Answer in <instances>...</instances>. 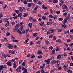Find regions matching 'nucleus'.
Masks as SVG:
<instances>
[{"instance_id": "obj_1", "label": "nucleus", "mask_w": 73, "mask_h": 73, "mask_svg": "<svg viewBox=\"0 0 73 73\" xmlns=\"http://www.w3.org/2000/svg\"><path fill=\"white\" fill-rule=\"evenodd\" d=\"M7 46L9 49H12L13 48V46L11 45V44H8Z\"/></svg>"}, {"instance_id": "obj_2", "label": "nucleus", "mask_w": 73, "mask_h": 73, "mask_svg": "<svg viewBox=\"0 0 73 73\" xmlns=\"http://www.w3.org/2000/svg\"><path fill=\"white\" fill-rule=\"evenodd\" d=\"M45 62H46V64H50V59H47L44 61Z\"/></svg>"}, {"instance_id": "obj_3", "label": "nucleus", "mask_w": 73, "mask_h": 73, "mask_svg": "<svg viewBox=\"0 0 73 73\" xmlns=\"http://www.w3.org/2000/svg\"><path fill=\"white\" fill-rule=\"evenodd\" d=\"M63 9H65L66 10L68 9V7L66 6L65 5H64L62 6Z\"/></svg>"}, {"instance_id": "obj_4", "label": "nucleus", "mask_w": 73, "mask_h": 73, "mask_svg": "<svg viewBox=\"0 0 73 73\" xmlns=\"http://www.w3.org/2000/svg\"><path fill=\"white\" fill-rule=\"evenodd\" d=\"M37 54H42L43 53L42 52L41 50H39L38 51Z\"/></svg>"}, {"instance_id": "obj_5", "label": "nucleus", "mask_w": 73, "mask_h": 73, "mask_svg": "<svg viewBox=\"0 0 73 73\" xmlns=\"http://www.w3.org/2000/svg\"><path fill=\"white\" fill-rule=\"evenodd\" d=\"M7 65H8L9 66H11L12 65V63L11 61H8L6 63Z\"/></svg>"}, {"instance_id": "obj_6", "label": "nucleus", "mask_w": 73, "mask_h": 73, "mask_svg": "<svg viewBox=\"0 0 73 73\" xmlns=\"http://www.w3.org/2000/svg\"><path fill=\"white\" fill-rule=\"evenodd\" d=\"M39 24L40 25H41V26H43V25H44V22L42 21H41V22H40Z\"/></svg>"}, {"instance_id": "obj_7", "label": "nucleus", "mask_w": 73, "mask_h": 73, "mask_svg": "<svg viewBox=\"0 0 73 73\" xmlns=\"http://www.w3.org/2000/svg\"><path fill=\"white\" fill-rule=\"evenodd\" d=\"M49 43V42L48 40H46L45 42V43L46 45H48Z\"/></svg>"}, {"instance_id": "obj_8", "label": "nucleus", "mask_w": 73, "mask_h": 73, "mask_svg": "<svg viewBox=\"0 0 73 73\" xmlns=\"http://www.w3.org/2000/svg\"><path fill=\"white\" fill-rule=\"evenodd\" d=\"M16 62H15L13 63V67L14 68H16L17 67V65H16Z\"/></svg>"}, {"instance_id": "obj_9", "label": "nucleus", "mask_w": 73, "mask_h": 73, "mask_svg": "<svg viewBox=\"0 0 73 73\" xmlns=\"http://www.w3.org/2000/svg\"><path fill=\"white\" fill-rule=\"evenodd\" d=\"M35 37H37V35L38 34L37 33H33L32 34Z\"/></svg>"}, {"instance_id": "obj_10", "label": "nucleus", "mask_w": 73, "mask_h": 73, "mask_svg": "<svg viewBox=\"0 0 73 73\" xmlns=\"http://www.w3.org/2000/svg\"><path fill=\"white\" fill-rule=\"evenodd\" d=\"M61 58V55L59 54L57 56V59H60Z\"/></svg>"}, {"instance_id": "obj_11", "label": "nucleus", "mask_w": 73, "mask_h": 73, "mask_svg": "<svg viewBox=\"0 0 73 73\" xmlns=\"http://www.w3.org/2000/svg\"><path fill=\"white\" fill-rule=\"evenodd\" d=\"M63 68L64 69H65V70H66L67 69H68V67L67 66H66V65H64V66H63Z\"/></svg>"}, {"instance_id": "obj_12", "label": "nucleus", "mask_w": 73, "mask_h": 73, "mask_svg": "<svg viewBox=\"0 0 73 73\" xmlns=\"http://www.w3.org/2000/svg\"><path fill=\"white\" fill-rule=\"evenodd\" d=\"M4 69V66L3 65H1L0 66V70H2Z\"/></svg>"}, {"instance_id": "obj_13", "label": "nucleus", "mask_w": 73, "mask_h": 73, "mask_svg": "<svg viewBox=\"0 0 73 73\" xmlns=\"http://www.w3.org/2000/svg\"><path fill=\"white\" fill-rule=\"evenodd\" d=\"M39 7L38 6V5H37L34 8V10L35 11H37V9L39 8Z\"/></svg>"}, {"instance_id": "obj_14", "label": "nucleus", "mask_w": 73, "mask_h": 73, "mask_svg": "<svg viewBox=\"0 0 73 73\" xmlns=\"http://www.w3.org/2000/svg\"><path fill=\"white\" fill-rule=\"evenodd\" d=\"M19 28V24L18 23L16 25L15 28L17 29V28Z\"/></svg>"}, {"instance_id": "obj_15", "label": "nucleus", "mask_w": 73, "mask_h": 73, "mask_svg": "<svg viewBox=\"0 0 73 73\" xmlns=\"http://www.w3.org/2000/svg\"><path fill=\"white\" fill-rule=\"evenodd\" d=\"M32 23H30L28 24V26L30 28H32Z\"/></svg>"}, {"instance_id": "obj_16", "label": "nucleus", "mask_w": 73, "mask_h": 73, "mask_svg": "<svg viewBox=\"0 0 73 73\" xmlns=\"http://www.w3.org/2000/svg\"><path fill=\"white\" fill-rule=\"evenodd\" d=\"M56 61L55 60H52V61L51 63L52 64H56Z\"/></svg>"}, {"instance_id": "obj_17", "label": "nucleus", "mask_w": 73, "mask_h": 73, "mask_svg": "<svg viewBox=\"0 0 73 73\" xmlns=\"http://www.w3.org/2000/svg\"><path fill=\"white\" fill-rule=\"evenodd\" d=\"M46 17L44 16H43L42 17V19L44 21L46 20Z\"/></svg>"}, {"instance_id": "obj_18", "label": "nucleus", "mask_w": 73, "mask_h": 73, "mask_svg": "<svg viewBox=\"0 0 73 73\" xmlns=\"http://www.w3.org/2000/svg\"><path fill=\"white\" fill-rule=\"evenodd\" d=\"M17 72H21V70L19 69V68H17L16 69Z\"/></svg>"}, {"instance_id": "obj_19", "label": "nucleus", "mask_w": 73, "mask_h": 73, "mask_svg": "<svg viewBox=\"0 0 73 73\" xmlns=\"http://www.w3.org/2000/svg\"><path fill=\"white\" fill-rule=\"evenodd\" d=\"M52 24V22H48L47 23V25H51Z\"/></svg>"}, {"instance_id": "obj_20", "label": "nucleus", "mask_w": 73, "mask_h": 73, "mask_svg": "<svg viewBox=\"0 0 73 73\" xmlns=\"http://www.w3.org/2000/svg\"><path fill=\"white\" fill-rule=\"evenodd\" d=\"M15 11L16 12L17 14L19 13V12H20V11L18 10H15Z\"/></svg>"}, {"instance_id": "obj_21", "label": "nucleus", "mask_w": 73, "mask_h": 73, "mask_svg": "<svg viewBox=\"0 0 73 73\" xmlns=\"http://www.w3.org/2000/svg\"><path fill=\"white\" fill-rule=\"evenodd\" d=\"M23 25H22L20 28V31H23Z\"/></svg>"}, {"instance_id": "obj_22", "label": "nucleus", "mask_w": 73, "mask_h": 73, "mask_svg": "<svg viewBox=\"0 0 73 73\" xmlns=\"http://www.w3.org/2000/svg\"><path fill=\"white\" fill-rule=\"evenodd\" d=\"M10 61H11V62H15V59H13L11 60Z\"/></svg>"}, {"instance_id": "obj_23", "label": "nucleus", "mask_w": 73, "mask_h": 73, "mask_svg": "<svg viewBox=\"0 0 73 73\" xmlns=\"http://www.w3.org/2000/svg\"><path fill=\"white\" fill-rule=\"evenodd\" d=\"M31 6H32V5H31V3H29L28 4V7L29 8H30Z\"/></svg>"}, {"instance_id": "obj_24", "label": "nucleus", "mask_w": 73, "mask_h": 73, "mask_svg": "<svg viewBox=\"0 0 73 73\" xmlns=\"http://www.w3.org/2000/svg\"><path fill=\"white\" fill-rule=\"evenodd\" d=\"M58 2V1L56 0H54L53 1V3H54V4H55V3H57Z\"/></svg>"}, {"instance_id": "obj_25", "label": "nucleus", "mask_w": 73, "mask_h": 73, "mask_svg": "<svg viewBox=\"0 0 73 73\" xmlns=\"http://www.w3.org/2000/svg\"><path fill=\"white\" fill-rule=\"evenodd\" d=\"M10 35V33H9V32H7L6 33V36L7 37H8L9 36V35Z\"/></svg>"}, {"instance_id": "obj_26", "label": "nucleus", "mask_w": 73, "mask_h": 73, "mask_svg": "<svg viewBox=\"0 0 73 73\" xmlns=\"http://www.w3.org/2000/svg\"><path fill=\"white\" fill-rule=\"evenodd\" d=\"M13 41L14 42H19V40H13Z\"/></svg>"}, {"instance_id": "obj_27", "label": "nucleus", "mask_w": 73, "mask_h": 73, "mask_svg": "<svg viewBox=\"0 0 73 73\" xmlns=\"http://www.w3.org/2000/svg\"><path fill=\"white\" fill-rule=\"evenodd\" d=\"M53 35H50L49 36V38H53Z\"/></svg>"}, {"instance_id": "obj_28", "label": "nucleus", "mask_w": 73, "mask_h": 73, "mask_svg": "<svg viewBox=\"0 0 73 73\" xmlns=\"http://www.w3.org/2000/svg\"><path fill=\"white\" fill-rule=\"evenodd\" d=\"M41 73H45V72H44V69H41Z\"/></svg>"}, {"instance_id": "obj_29", "label": "nucleus", "mask_w": 73, "mask_h": 73, "mask_svg": "<svg viewBox=\"0 0 73 73\" xmlns=\"http://www.w3.org/2000/svg\"><path fill=\"white\" fill-rule=\"evenodd\" d=\"M67 72L68 73H72V71L70 69H69L68 71H67Z\"/></svg>"}, {"instance_id": "obj_30", "label": "nucleus", "mask_w": 73, "mask_h": 73, "mask_svg": "<svg viewBox=\"0 0 73 73\" xmlns=\"http://www.w3.org/2000/svg\"><path fill=\"white\" fill-rule=\"evenodd\" d=\"M8 24H9V22H8V21H7L5 25L6 27H7L8 26Z\"/></svg>"}, {"instance_id": "obj_31", "label": "nucleus", "mask_w": 73, "mask_h": 73, "mask_svg": "<svg viewBox=\"0 0 73 73\" xmlns=\"http://www.w3.org/2000/svg\"><path fill=\"white\" fill-rule=\"evenodd\" d=\"M28 16V13H25L24 14V17H26Z\"/></svg>"}, {"instance_id": "obj_32", "label": "nucleus", "mask_w": 73, "mask_h": 73, "mask_svg": "<svg viewBox=\"0 0 73 73\" xmlns=\"http://www.w3.org/2000/svg\"><path fill=\"white\" fill-rule=\"evenodd\" d=\"M17 32L19 33V34H21V31L19 29H18L17 30Z\"/></svg>"}, {"instance_id": "obj_33", "label": "nucleus", "mask_w": 73, "mask_h": 73, "mask_svg": "<svg viewBox=\"0 0 73 73\" xmlns=\"http://www.w3.org/2000/svg\"><path fill=\"white\" fill-rule=\"evenodd\" d=\"M28 41H29V39L27 38L26 40L24 42L25 44H27L28 42Z\"/></svg>"}, {"instance_id": "obj_34", "label": "nucleus", "mask_w": 73, "mask_h": 73, "mask_svg": "<svg viewBox=\"0 0 73 73\" xmlns=\"http://www.w3.org/2000/svg\"><path fill=\"white\" fill-rule=\"evenodd\" d=\"M27 69L26 68L25 69L24 71L23 72V73H27Z\"/></svg>"}, {"instance_id": "obj_35", "label": "nucleus", "mask_w": 73, "mask_h": 73, "mask_svg": "<svg viewBox=\"0 0 73 73\" xmlns=\"http://www.w3.org/2000/svg\"><path fill=\"white\" fill-rule=\"evenodd\" d=\"M2 56H3V57L4 58H6L7 57V55L5 54L2 53Z\"/></svg>"}, {"instance_id": "obj_36", "label": "nucleus", "mask_w": 73, "mask_h": 73, "mask_svg": "<svg viewBox=\"0 0 73 73\" xmlns=\"http://www.w3.org/2000/svg\"><path fill=\"white\" fill-rule=\"evenodd\" d=\"M42 7L43 9H45V5H43L42 6Z\"/></svg>"}, {"instance_id": "obj_37", "label": "nucleus", "mask_w": 73, "mask_h": 73, "mask_svg": "<svg viewBox=\"0 0 73 73\" xmlns=\"http://www.w3.org/2000/svg\"><path fill=\"white\" fill-rule=\"evenodd\" d=\"M58 20L59 21H62L63 20V19L62 18H59Z\"/></svg>"}, {"instance_id": "obj_38", "label": "nucleus", "mask_w": 73, "mask_h": 73, "mask_svg": "<svg viewBox=\"0 0 73 73\" xmlns=\"http://www.w3.org/2000/svg\"><path fill=\"white\" fill-rule=\"evenodd\" d=\"M4 41H6V42H7V41H8V40H7V39L6 37H4Z\"/></svg>"}, {"instance_id": "obj_39", "label": "nucleus", "mask_w": 73, "mask_h": 73, "mask_svg": "<svg viewBox=\"0 0 73 73\" xmlns=\"http://www.w3.org/2000/svg\"><path fill=\"white\" fill-rule=\"evenodd\" d=\"M67 55L68 54H67L66 53H64L63 54V56H64V57H66V56H67Z\"/></svg>"}, {"instance_id": "obj_40", "label": "nucleus", "mask_w": 73, "mask_h": 73, "mask_svg": "<svg viewBox=\"0 0 73 73\" xmlns=\"http://www.w3.org/2000/svg\"><path fill=\"white\" fill-rule=\"evenodd\" d=\"M31 57L32 58H35V55L32 54L31 56Z\"/></svg>"}, {"instance_id": "obj_41", "label": "nucleus", "mask_w": 73, "mask_h": 73, "mask_svg": "<svg viewBox=\"0 0 73 73\" xmlns=\"http://www.w3.org/2000/svg\"><path fill=\"white\" fill-rule=\"evenodd\" d=\"M23 3H24V4H25V5L28 4V2H27V1H24Z\"/></svg>"}, {"instance_id": "obj_42", "label": "nucleus", "mask_w": 73, "mask_h": 73, "mask_svg": "<svg viewBox=\"0 0 73 73\" xmlns=\"http://www.w3.org/2000/svg\"><path fill=\"white\" fill-rule=\"evenodd\" d=\"M48 17L49 18H53V17H53L52 15H50L48 16Z\"/></svg>"}, {"instance_id": "obj_43", "label": "nucleus", "mask_w": 73, "mask_h": 73, "mask_svg": "<svg viewBox=\"0 0 73 73\" xmlns=\"http://www.w3.org/2000/svg\"><path fill=\"white\" fill-rule=\"evenodd\" d=\"M52 54H54L55 53V50H52Z\"/></svg>"}, {"instance_id": "obj_44", "label": "nucleus", "mask_w": 73, "mask_h": 73, "mask_svg": "<svg viewBox=\"0 0 73 73\" xmlns=\"http://www.w3.org/2000/svg\"><path fill=\"white\" fill-rule=\"evenodd\" d=\"M11 24L12 25H15V22L14 21L12 22L11 23Z\"/></svg>"}, {"instance_id": "obj_45", "label": "nucleus", "mask_w": 73, "mask_h": 73, "mask_svg": "<svg viewBox=\"0 0 73 73\" xmlns=\"http://www.w3.org/2000/svg\"><path fill=\"white\" fill-rule=\"evenodd\" d=\"M22 16V13H19L18 14V17H20Z\"/></svg>"}, {"instance_id": "obj_46", "label": "nucleus", "mask_w": 73, "mask_h": 73, "mask_svg": "<svg viewBox=\"0 0 73 73\" xmlns=\"http://www.w3.org/2000/svg\"><path fill=\"white\" fill-rule=\"evenodd\" d=\"M11 38L12 40H15V37L13 36H11Z\"/></svg>"}, {"instance_id": "obj_47", "label": "nucleus", "mask_w": 73, "mask_h": 73, "mask_svg": "<svg viewBox=\"0 0 73 73\" xmlns=\"http://www.w3.org/2000/svg\"><path fill=\"white\" fill-rule=\"evenodd\" d=\"M63 21L65 23H66V21H67V19H64Z\"/></svg>"}, {"instance_id": "obj_48", "label": "nucleus", "mask_w": 73, "mask_h": 73, "mask_svg": "<svg viewBox=\"0 0 73 73\" xmlns=\"http://www.w3.org/2000/svg\"><path fill=\"white\" fill-rule=\"evenodd\" d=\"M56 13L57 14H60V11H57Z\"/></svg>"}, {"instance_id": "obj_49", "label": "nucleus", "mask_w": 73, "mask_h": 73, "mask_svg": "<svg viewBox=\"0 0 73 73\" xmlns=\"http://www.w3.org/2000/svg\"><path fill=\"white\" fill-rule=\"evenodd\" d=\"M33 1L34 3H37V1H38V0H33Z\"/></svg>"}, {"instance_id": "obj_50", "label": "nucleus", "mask_w": 73, "mask_h": 73, "mask_svg": "<svg viewBox=\"0 0 73 73\" xmlns=\"http://www.w3.org/2000/svg\"><path fill=\"white\" fill-rule=\"evenodd\" d=\"M27 57H31V54H28L26 56Z\"/></svg>"}, {"instance_id": "obj_51", "label": "nucleus", "mask_w": 73, "mask_h": 73, "mask_svg": "<svg viewBox=\"0 0 73 73\" xmlns=\"http://www.w3.org/2000/svg\"><path fill=\"white\" fill-rule=\"evenodd\" d=\"M33 18L32 17H30L29 18V20H33Z\"/></svg>"}, {"instance_id": "obj_52", "label": "nucleus", "mask_w": 73, "mask_h": 73, "mask_svg": "<svg viewBox=\"0 0 73 73\" xmlns=\"http://www.w3.org/2000/svg\"><path fill=\"white\" fill-rule=\"evenodd\" d=\"M41 20H42V19H41V18H39L38 19V21H41Z\"/></svg>"}, {"instance_id": "obj_53", "label": "nucleus", "mask_w": 73, "mask_h": 73, "mask_svg": "<svg viewBox=\"0 0 73 73\" xmlns=\"http://www.w3.org/2000/svg\"><path fill=\"white\" fill-rule=\"evenodd\" d=\"M57 41L58 42H60V43L61 42V40L60 39L57 40Z\"/></svg>"}, {"instance_id": "obj_54", "label": "nucleus", "mask_w": 73, "mask_h": 73, "mask_svg": "<svg viewBox=\"0 0 73 73\" xmlns=\"http://www.w3.org/2000/svg\"><path fill=\"white\" fill-rule=\"evenodd\" d=\"M54 16V17H53V18H54V19H57V15H55Z\"/></svg>"}, {"instance_id": "obj_55", "label": "nucleus", "mask_w": 73, "mask_h": 73, "mask_svg": "<svg viewBox=\"0 0 73 73\" xmlns=\"http://www.w3.org/2000/svg\"><path fill=\"white\" fill-rule=\"evenodd\" d=\"M56 51H58L59 50V48H58V47H57L56 48Z\"/></svg>"}, {"instance_id": "obj_56", "label": "nucleus", "mask_w": 73, "mask_h": 73, "mask_svg": "<svg viewBox=\"0 0 73 73\" xmlns=\"http://www.w3.org/2000/svg\"><path fill=\"white\" fill-rule=\"evenodd\" d=\"M22 66H25V63L24 62H23L22 64Z\"/></svg>"}, {"instance_id": "obj_57", "label": "nucleus", "mask_w": 73, "mask_h": 73, "mask_svg": "<svg viewBox=\"0 0 73 73\" xmlns=\"http://www.w3.org/2000/svg\"><path fill=\"white\" fill-rule=\"evenodd\" d=\"M49 49H51V50L53 49V48L52 47V46H50L49 48Z\"/></svg>"}, {"instance_id": "obj_58", "label": "nucleus", "mask_w": 73, "mask_h": 73, "mask_svg": "<svg viewBox=\"0 0 73 73\" xmlns=\"http://www.w3.org/2000/svg\"><path fill=\"white\" fill-rule=\"evenodd\" d=\"M13 52V50H11L9 51V53H11Z\"/></svg>"}, {"instance_id": "obj_59", "label": "nucleus", "mask_w": 73, "mask_h": 73, "mask_svg": "<svg viewBox=\"0 0 73 73\" xmlns=\"http://www.w3.org/2000/svg\"><path fill=\"white\" fill-rule=\"evenodd\" d=\"M17 17H18V16H16L15 17H14L13 18V19H17Z\"/></svg>"}, {"instance_id": "obj_60", "label": "nucleus", "mask_w": 73, "mask_h": 73, "mask_svg": "<svg viewBox=\"0 0 73 73\" xmlns=\"http://www.w3.org/2000/svg\"><path fill=\"white\" fill-rule=\"evenodd\" d=\"M50 12H51V13H52H52H53V10H52V9L50 10Z\"/></svg>"}, {"instance_id": "obj_61", "label": "nucleus", "mask_w": 73, "mask_h": 73, "mask_svg": "<svg viewBox=\"0 0 73 73\" xmlns=\"http://www.w3.org/2000/svg\"><path fill=\"white\" fill-rule=\"evenodd\" d=\"M70 38H73V35H70Z\"/></svg>"}, {"instance_id": "obj_62", "label": "nucleus", "mask_w": 73, "mask_h": 73, "mask_svg": "<svg viewBox=\"0 0 73 73\" xmlns=\"http://www.w3.org/2000/svg\"><path fill=\"white\" fill-rule=\"evenodd\" d=\"M60 2V3H64V0H61Z\"/></svg>"}, {"instance_id": "obj_63", "label": "nucleus", "mask_w": 73, "mask_h": 73, "mask_svg": "<svg viewBox=\"0 0 73 73\" xmlns=\"http://www.w3.org/2000/svg\"><path fill=\"white\" fill-rule=\"evenodd\" d=\"M38 58L40 59L41 58H42V55H39L38 56Z\"/></svg>"}, {"instance_id": "obj_64", "label": "nucleus", "mask_w": 73, "mask_h": 73, "mask_svg": "<svg viewBox=\"0 0 73 73\" xmlns=\"http://www.w3.org/2000/svg\"><path fill=\"white\" fill-rule=\"evenodd\" d=\"M73 45V43H71V44H69V46L71 47Z\"/></svg>"}]
</instances>
